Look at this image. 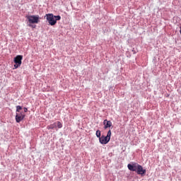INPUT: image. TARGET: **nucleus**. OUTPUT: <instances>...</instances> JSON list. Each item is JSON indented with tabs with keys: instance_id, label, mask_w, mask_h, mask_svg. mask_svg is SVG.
<instances>
[{
	"instance_id": "obj_10",
	"label": "nucleus",
	"mask_w": 181,
	"mask_h": 181,
	"mask_svg": "<svg viewBox=\"0 0 181 181\" xmlns=\"http://www.w3.org/2000/svg\"><path fill=\"white\" fill-rule=\"evenodd\" d=\"M96 136L97 138H99V139L101 138V132L100 130L96 131Z\"/></svg>"
},
{
	"instance_id": "obj_13",
	"label": "nucleus",
	"mask_w": 181,
	"mask_h": 181,
	"mask_svg": "<svg viewBox=\"0 0 181 181\" xmlns=\"http://www.w3.org/2000/svg\"><path fill=\"white\" fill-rule=\"evenodd\" d=\"M57 125L58 128H59V129L63 127V124H62V122H57Z\"/></svg>"
},
{
	"instance_id": "obj_15",
	"label": "nucleus",
	"mask_w": 181,
	"mask_h": 181,
	"mask_svg": "<svg viewBox=\"0 0 181 181\" xmlns=\"http://www.w3.org/2000/svg\"><path fill=\"white\" fill-rule=\"evenodd\" d=\"M24 112H28V108L24 107Z\"/></svg>"
},
{
	"instance_id": "obj_9",
	"label": "nucleus",
	"mask_w": 181,
	"mask_h": 181,
	"mask_svg": "<svg viewBox=\"0 0 181 181\" xmlns=\"http://www.w3.org/2000/svg\"><path fill=\"white\" fill-rule=\"evenodd\" d=\"M57 127V124L54 122L50 125H48L47 127V129H54V128H56Z\"/></svg>"
},
{
	"instance_id": "obj_11",
	"label": "nucleus",
	"mask_w": 181,
	"mask_h": 181,
	"mask_svg": "<svg viewBox=\"0 0 181 181\" xmlns=\"http://www.w3.org/2000/svg\"><path fill=\"white\" fill-rule=\"evenodd\" d=\"M21 110H22V107L20 105L16 106V113H19Z\"/></svg>"
},
{
	"instance_id": "obj_2",
	"label": "nucleus",
	"mask_w": 181,
	"mask_h": 181,
	"mask_svg": "<svg viewBox=\"0 0 181 181\" xmlns=\"http://www.w3.org/2000/svg\"><path fill=\"white\" fill-rule=\"evenodd\" d=\"M26 18L30 24L39 23V16H27Z\"/></svg>"
},
{
	"instance_id": "obj_6",
	"label": "nucleus",
	"mask_w": 181,
	"mask_h": 181,
	"mask_svg": "<svg viewBox=\"0 0 181 181\" xmlns=\"http://www.w3.org/2000/svg\"><path fill=\"white\" fill-rule=\"evenodd\" d=\"M110 141V140L105 136H102L99 139V142L102 144V145H107V144H108Z\"/></svg>"
},
{
	"instance_id": "obj_5",
	"label": "nucleus",
	"mask_w": 181,
	"mask_h": 181,
	"mask_svg": "<svg viewBox=\"0 0 181 181\" xmlns=\"http://www.w3.org/2000/svg\"><path fill=\"white\" fill-rule=\"evenodd\" d=\"M139 166V164L134 163L133 164H128L127 168L129 170H131L132 172H136Z\"/></svg>"
},
{
	"instance_id": "obj_3",
	"label": "nucleus",
	"mask_w": 181,
	"mask_h": 181,
	"mask_svg": "<svg viewBox=\"0 0 181 181\" xmlns=\"http://www.w3.org/2000/svg\"><path fill=\"white\" fill-rule=\"evenodd\" d=\"M23 59V56H22V55H17L14 58V63L16 64L14 65L15 69H18V67H21V66L22 64Z\"/></svg>"
},
{
	"instance_id": "obj_7",
	"label": "nucleus",
	"mask_w": 181,
	"mask_h": 181,
	"mask_svg": "<svg viewBox=\"0 0 181 181\" xmlns=\"http://www.w3.org/2000/svg\"><path fill=\"white\" fill-rule=\"evenodd\" d=\"M137 175H145L146 173V170H144V168L142 165H139V167H137V170L136 171Z\"/></svg>"
},
{
	"instance_id": "obj_4",
	"label": "nucleus",
	"mask_w": 181,
	"mask_h": 181,
	"mask_svg": "<svg viewBox=\"0 0 181 181\" xmlns=\"http://www.w3.org/2000/svg\"><path fill=\"white\" fill-rule=\"evenodd\" d=\"M25 117H26V115L22 112L20 113H16V122L19 123L21 121H23V119H25Z\"/></svg>"
},
{
	"instance_id": "obj_8",
	"label": "nucleus",
	"mask_w": 181,
	"mask_h": 181,
	"mask_svg": "<svg viewBox=\"0 0 181 181\" xmlns=\"http://www.w3.org/2000/svg\"><path fill=\"white\" fill-rule=\"evenodd\" d=\"M104 129H107V128H111L112 127V122L111 121L105 119L103 121Z\"/></svg>"
},
{
	"instance_id": "obj_1",
	"label": "nucleus",
	"mask_w": 181,
	"mask_h": 181,
	"mask_svg": "<svg viewBox=\"0 0 181 181\" xmlns=\"http://www.w3.org/2000/svg\"><path fill=\"white\" fill-rule=\"evenodd\" d=\"M47 21L51 26H54L57 23V21H60L62 17L60 16H54L52 13L46 14Z\"/></svg>"
},
{
	"instance_id": "obj_12",
	"label": "nucleus",
	"mask_w": 181,
	"mask_h": 181,
	"mask_svg": "<svg viewBox=\"0 0 181 181\" xmlns=\"http://www.w3.org/2000/svg\"><path fill=\"white\" fill-rule=\"evenodd\" d=\"M106 137L108 138L110 140L111 139V130H109L107 132Z\"/></svg>"
},
{
	"instance_id": "obj_14",
	"label": "nucleus",
	"mask_w": 181,
	"mask_h": 181,
	"mask_svg": "<svg viewBox=\"0 0 181 181\" xmlns=\"http://www.w3.org/2000/svg\"><path fill=\"white\" fill-rule=\"evenodd\" d=\"M28 26H30V28H36V25H32V24H29Z\"/></svg>"
},
{
	"instance_id": "obj_16",
	"label": "nucleus",
	"mask_w": 181,
	"mask_h": 181,
	"mask_svg": "<svg viewBox=\"0 0 181 181\" xmlns=\"http://www.w3.org/2000/svg\"><path fill=\"white\" fill-rule=\"evenodd\" d=\"M180 33L181 35V25L180 26Z\"/></svg>"
}]
</instances>
